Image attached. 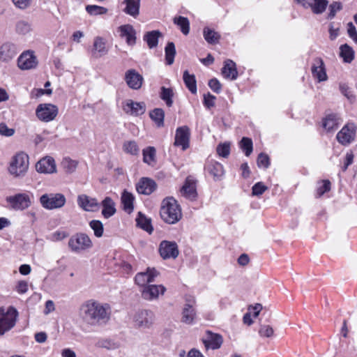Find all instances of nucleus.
Segmentation results:
<instances>
[{"instance_id": "obj_14", "label": "nucleus", "mask_w": 357, "mask_h": 357, "mask_svg": "<svg viewBox=\"0 0 357 357\" xmlns=\"http://www.w3.org/2000/svg\"><path fill=\"white\" fill-rule=\"evenodd\" d=\"M190 132L188 126H184L179 127L176 130L175 135V146H181L183 150H185L189 147Z\"/></svg>"}, {"instance_id": "obj_16", "label": "nucleus", "mask_w": 357, "mask_h": 357, "mask_svg": "<svg viewBox=\"0 0 357 357\" xmlns=\"http://www.w3.org/2000/svg\"><path fill=\"white\" fill-rule=\"evenodd\" d=\"M125 81L132 89L137 90L142 87L144 78L135 69H130L125 73Z\"/></svg>"}, {"instance_id": "obj_1", "label": "nucleus", "mask_w": 357, "mask_h": 357, "mask_svg": "<svg viewBox=\"0 0 357 357\" xmlns=\"http://www.w3.org/2000/svg\"><path fill=\"white\" fill-rule=\"evenodd\" d=\"M79 310L82 319L91 326L105 325L110 319L109 306L93 299L84 302Z\"/></svg>"}, {"instance_id": "obj_23", "label": "nucleus", "mask_w": 357, "mask_h": 357, "mask_svg": "<svg viewBox=\"0 0 357 357\" xmlns=\"http://www.w3.org/2000/svg\"><path fill=\"white\" fill-rule=\"evenodd\" d=\"M194 303L193 299H188L183 309L181 321L186 324H192L195 319L196 312L193 307Z\"/></svg>"}, {"instance_id": "obj_62", "label": "nucleus", "mask_w": 357, "mask_h": 357, "mask_svg": "<svg viewBox=\"0 0 357 357\" xmlns=\"http://www.w3.org/2000/svg\"><path fill=\"white\" fill-rule=\"evenodd\" d=\"M15 6L20 9H26L30 4L31 0H12Z\"/></svg>"}, {"instance_id": "obj_40", "label": "nucleus", "mask_w": 357, "mask_h": 357, "mask_svg": "<svg viewBox=\"0 0 357 357\" xmlns=\"http://www.w3.org/2000/svg\"><path fill=\"white\" fill-rule=\"evenodd\" d=\"M150 118L153 121L158 127L164 126L165 112L162 109L155 108L149 114Z\"/></svg>"}, {"instance_id": "obj_37", "label": "nucleus", "mask_w": 357, "mask_h": 357, "mask_svg": "<svg viewBox=\"0 0 357 357\" xmlns=\"http://www.w3.org/2000/svg\"><path fill=\"white\" fill-rule=\"evenodd\" d=\"M134 196L126 190H124L121 195V202L123 209L128 213L133 211Z\"/></svg>"}, {"instance_id": "obj_20", "label": "nucleus", "mask_w": 357, "mask_h": 357, "mask_svg": "<svg viewBox=\"0 0 357 357\" xmlns=\"http://www.w3.org/2000/svg\"><path fill=\"white\" fill-rule=\"evenodd\" d=\"M17 65L18 67L22 70L33 68L37 66L36 58L32 52H24L19 57Z\"/></svg>"}, {"instance_id": "obj_22", "label": "nucleus", "mask_w": 357, "mask_h": 357, "mask_svg": "<svg viewBox=\"0 0 357 357\" xmlns=\"http://www.w3.org/2000/svg\"><path fill=\"white\" fill-rule=\"evenodd\" d=\"M17 54V48L11 43H5L0 47V60L3 62H8Z\"/></svg>"}, {"instance_id": "obj_53", "label": "nucleus", "mask_w": 357, "mask_h": 357, "mask_svg": "<svg viewBox=\"0 0 357 357\" xmlns=\"http://www.w3.org/2000/svg\"><path fill=\"white\" fill-rule=\"evenodd\" d=\"M258 167H263L264 168H268L270 165V159L268 155L261 153L259 154L257 160Z\"/></svg>"}, {"instance_id": "obj_51", "label": "nucleus", "mask_w": 357, "mask_h": 357, "mask_svg": "<svg viewBox=\"0 0 357 357\" xmlns=\"http://www.w3.org/2000/svg\"><path fill=\"white\" fill-rule=\"evenodd\" d=\"M31 29V24L25 21H20L16 24V31L20 34H26Z\"/></svg>"}, {"instance_id": "obj_42", "label": "nucleus", "mask_w": 357, "mask_h": 357, "mask_svg": "<svg viewBox=\"0 0 357 357\" xmlns=\"http://www.w3.org/2000/svg\"><path fill=\"white\" fill-rule=\"evenodd\" d=\"M174 23L179 26L181 31L184 35H188L190 31V22L187 17L179 16L174 18Z\"/></svg>"}, {"instance_id": "obj_56", "label": "nucleus", "mask_w": 357, "mask_h": 357, "mask_svg": "<svg viewBox=\"0 0 357 357\" xmlns=\"http://www.w3.org/2000/svg\"><path fill=\"white\" fill-rule=\"evenodd\" d=\"M268 189V188L264 185L263 184V183L261 182H258L257 183H255L252 188V195H255V196H259V195H262L266 190Z\"/></svg>"}, {"instance_id": "obj_48", "label": "nucleus", "mask_w": 357, "mask_h": 357, "mask_svg": "<svg viewBox=\"0 0 357 357\" xmlns=\"http://www.w3.org/2000/svg\"><path fill=\"white\" fill-rule=\"evenodd\" d=\"M86 10L91 15H104L107 13L106 8L97 5H88L86 6Z\"/></svg>"}, {"instance_id": "obj_60", "label": "nucleus", "mask_w": 357, "mask_h": 357, "mask_svg": "<svg viewBox=\"0 0 357 357\" xmlns=\"http://www.w3.org/2000/svg\"><path fill=\"white\" fill-rule=\"evenodd\" d=\"M208 86L211 89V90H213L216 93H219L221 91L222 85L220 83V82L215 78H213L209 80Z\"/></svg>"}, {"instance_id": "obj_59", "label": "nucleus", "mask_w": 357, "mask_h": 357, "mask_svg": "<svg viewBox=\"0 0 357 357\" xmlns=\"http://www.w3.org/2000/svg\"><path fill=\"white\" fill-rule=\"evenodd\" d=\"M215 96L208 93L204 96V104L207 108H211L215 105Z\"/></svg>"}, {"instance_id": "obj_36", "label": "nucleus", "mask_w": 357, "mask_h": 357, "mask_svg": "<svg viewBox=\"0 0 357 357\" xmlns=\"http://www.w3.org/2000/svg\"><path fill=\"white\" fill-rule=\"evenodd\" d=\"M203 35L206 41L212 45L218 43L220 39V35L219 33L208 27H205L204 29Z\"/></svg>"}, {"instance_id": "obj_39", "label": "nucleus", "mask_w": 357, "mask_h": 357, "mask_svg": "<svg viewBox=\"0 0 357 357\" xmlns=\"http://www.w3.org/2000/svg\"><path fill=\"white\" fill-rule=\"evenodd\" d=\"M165 61L167 65H172L174 61V57L176 55V47L173 42H168L165 48Z\"/></svg>"}, {"instance_id": "obj_10", "label": "nucleus", "mask_w": 357, "mask_h": 357, "mask_svg": "<svg viewBox=\"0 0 357 357\" xmlns=\"http://www.w3.org/2000/svg\"><path fill=\"white\" fill-rule=\"evenodd\" d=\"M159 252L163 259H176L178 256L179 250L176 242L162 241L159 245Z\"/></svg>"}, {"instance_id": "obj_13", "label": "nucleus", "mask_w": 357, "mask_h": 357, "mask_svg": "<svg viewBox=\"0 0 357 357\" xmlns=\"http://www.w3.org/2000/svg\"><path fill=\"white\" fill-rule=\"evenodd\" d=\"M122 108L126 114L136 116L146 112V105L144 102H134L132 100H127L123 102Z\"/></svg>"}, {"instance_id": "obj_38", "label": "nucleus", "mask_w": 357, "mask_h": 357, "mask_svg": "<svg viewBox=\"0 0 357 357\" xmlns=\"http://www.w3.org/2000/svg\"><path fill=\"white\" fill-rule=\"evenodd\" d=\"M183 78L186 87L192 93L195 94L197 93V83L195 75H190L188 70H185Z\"/></svg>"}, {"instance_id": "obj_55", "label": "nucleus", "mask_w": 357, "mask_h": 357, "mask_svg": "<svg viewBox=\"0 0 357 357\" xmlns=\"http://www.w3.org/2000/svg\"><path fill=\"white\" fill-rule=\"evenodd\" d=\"M96 346L98 347H100V348H105L107 349H112L116 348V347L114 342H113L112 340H107V339L99 340L96 342Z\"/></svg>"}, {"instance_id": "obj_41", "label": "nucleus", "mask_w": 357, "mask_h": 357, "mask_svg": "<svg viewBox=\"0 0 357 357\" xmlns=\"http://www.w3.org/2000/svg\"><path fill=\"white\" fill-rule=\"evenodd\" d=\"M340 55L346 63H351L354 58V52L347 44H344L340 47Z\"/></svg>"}, {"instance_id": "obj_27", "label": "nucleus", "mask_w": 357, "mask_h": 357, "mask_svg": "<svg viewBox=\"0 0 357 357\" xmlns=\"http://www.w3.org/2000/svg\"><path fill=\"white\" fill-rule=\"evenodd\" d=\"M108 52L106 47V44L102 38L96 37L94 39L93 47L91 53L92 56L95 58H99L105 55Z\"/></svg>"}, {"instance_id": "obj_28", "label": "nucleus", "mask_w": 357, "mask_h": 357, "mask_svg": "<svg viewBox=\"0 0 357 357\" xmlns=\"http://www.w3.org/2000/svg\"><path fill=\"white\" fill-rule=\"evenodd\" d=\"M222 74L227 79H236L238 77L236 63L231 59L226 60L222 68Z\"/></svg>"}, {"instance_id": "obj_12", "label": "nucleus", "mask_w": 357, "mask_h": 357, "mask_svg": "<svg viewBox=\"0 0 357 357\" xmlns=\"http://www.w3.org/2000/svg\"><path fill=\"white\" fill-rule=\"evenodd\" d=\"M158 272L155 268H148L144 272H139L135 277V283L144 288L149 285V284L153 282L158 276Z\"/></svg>"}, {"instance_id": "obj_63", "label": "nucleus", "mask_w": 357, "mask_h": 357, "mask_svg": "<svg viewBox=\"0 0 357 357\" xmlns=\"http://www.w3.org/2000/svg\"><path fill=\"white\" fill-rule=\"evenodd\" d=\"M16 290L20 294H24L28 290V283L24 280L18 282L16 286Z\"/></svg>"}, {"instance_id": "obj_54", "label": "nucleus", "mask_w": 357, "mask_h": 357, "mask_svg": "<svg viewBox=\"0 0 357 357\" xmlns=\"http://www.w3.org/2000/svg\"><path fill=\"white\" fill-rule=\"evenodd\" d=\"M274 331L269 325H261L259 330V334L261 337H271L273 335Z\"/></svg>"}, {"instance_id": "obj_64", "label": "nucleus", "mask_w": 357, "mask_h": 357, "mask_svg": "<svg viewBox=\"0 0 357 357\" xmlns=\"http://www.w3.org/2000/svg\"><path fill=\"white\" fill-rule=\"evenodd\" d=\"M328 31H329V34H330L329 37L331 40H335L338 36L339 27L337 26V27L335 28L333 22H331L329 24V30Z\"/></svg>"}, {"instance_id": "obj_35", "label": "nucleus", "mask_w": 357, "mask_h": 357, "mask_svg": "<svg viewBox=\"0 0 357 357\" xmlns=\"http://www.w3.org/2000/svg\"><path fill=\"white\" fill-rule=\"evenodd\" d=\"M137 225L145 230L146 231L151 234L153 229L151 226V220L147 218L143 213L141 212L138 213L137 218H136Z\"/></svg>"}, {"instance_id": "obj_31", "label": "nucleus", "mask_w": 357, "mask_h": 357, "mask_svg": "<svg viewBox=\"0 0 357 357\" xmlns=\"http://www.w3.org/2000/svg\"><path fill=\"white\" fill-rule=\"evenodd\" d=\"M340 119L337 114H328L323 121V127L328 132L335 130L338 128L340 123Z\"/></svg>"}, {"instance_id": "obj_44", "label": "nucleus", "mask_w": 357, "mask_h": 357, "mask_svg": "<svg viewBox=\"0 0 357 357\" xmlns=\"http://www.w3.org/2000/svg\"><path fill=\"white\" fill-rule=\"evenodd\" d=\"M174 96V93L172 89L170 88H166L165 86H162L161 88V92H160V98L163 100L166 105L168 107H171L173 104L172 97Z\"/></svg>"}, {"instance_id": "obj_24", "label": "nucleus", "mask_w": 357, "mask_h": 357, "mask_svg": "<svg viewBox=\"0 0 357 357\" xmlns=\"http://www.w3.org/2000/svg\"><path fill=\"white\" fill-rule=\"evenodd\" d=\"M312 73L313 77L317 78L319 82L326 80L327 75L325 71L324 63L321 59L317 58L315 59L314 63L312 66Z\"/></svg>"}, {"instance_id": "obj_6", "label": "nucleus", "mask_w": 357, "mask_h": 357, "mask_svg": "<svg viewBox=\"0 0 357 357\" xmlns=\"http://www.w3.org/2000/svg\"><path fill=\"white\" fill-rule=\"evenodd\" d=\"M92 241L88 235L77 234L69 239L68 246L73 252L79 253L92 247Z\"/></svg>"}, {"instance_id": "obj_43", "label": "nucleus", "mask_w": 357, "mask_h": 357, "mask_svg": "<svg viewBox=\"0 0 357 357\" xmlns=\"http://www.w3.org/2000/svg\"><path fill=\"white\" fill-rule=\"evenodd\" d=\"M328 3L327 0H312L309 8H311L315 14H321L325 11Z\"/></svg>"}, {"instance_id": "obj_26", "label": "nucleus", "mask_w": 357, "mask_h": 357, "mask_svg": "<svg viewBox=\"0 0 357 357\" xmlns=\"http://www.w3.org/2000/svg\"><path fill=\"white\" fill-rule=\"evenodd\" d=\"M126 6L123 11L135 18L139 14L140 0H124L121 3Z\"/></svg>"}, {"instance_id": "obj_4", "label": "nucleus", "mask_w": 357, "mask_h": 357, "mask_svg": "<svg viewBox=\"0 0 357 357\" xmlns=\"http://www.w3.org/2000/svg\"><path fill=\"white\" fill-rule=\"evenodd\" d=\"M18 317L17 310L10 306L6 310L0 308V336L11 330L15 325Z\"/></svg>"}, {"instance_id": "obj_29", "label": "nucleus", "mask_w": 357, "mask_h": 357, "mask_svg": "<svg viewBox=\"0 0 357 357\" xmlns=\"http://www.w3.org/2000/svg\"><path fill=\"white\" fill-rule=\"evenodd\" d=\"M208 339L204 340L203 341L204 346L208 349L211 348L212 349H219L222 344V337L220 335L213 333L210 331L208 333Z\"/></svg>"}, {"instance_id": "obj_8", "label": "nucleus", "mask_w": 357, "mask_h": 357, "mask_svg": "<svg viewBox=\"0 0 357 357\" xmlns=\"http://www.w3.org/2000/svg\"><path fill=\"white\" fill-rule=\"evenodd\" d=\"M59 112L58 107L50 103L40 104L36 110L37 118L43 122H50L53 121Z\"/></svg>"}, {"instance_id": "obj_45", "label": "nucleus", "mask_w": 357, "mask_h": 357, "mask_svg": "<svg viewBox=\"0 0 357 357\" xmlns=\"http://www.w3.org/2000/svg\"><path fill=\"white\" fill-rule=\"evenodd\" d=\"M239 145L240 148L245 153L246 156H249L252 153L253 150V144L250 138L245 137H243Z\"/></svg>"}, {"instance_id": "obj_34", "label": "nucleus", "mask_w": 357, "mask_h": 357, "mask_svg": "<svg viewBox=\"0 0 357 357\" xmlns=\"http://www.w3.org/2000/svg\"><path fill=\"white\" fill-rule=\"evenodd\" d=\"M143 162L150 166L155 164L156 150L153 146H148L142 151Z\"/></svg>"}, {"instance_id": "obj_9", "label": "nucleus", "mask_w": 357, "mask_h": 357, "mask_svg": "<svg viewBox=\"0 0 357 357\" xmlns=\"http://www.w3.org/2000/svg\"><path fill=\"white\" fill-rule=\"evenodd\" d=\"M6 202L15 211H23L31 204L30 197L25 193H18L6 197Z\"/></svg>"}, {"instance_id": "obj_50", "label": "nucleus", "mask_w": 357, "mask_h": 357, "mask_svg": "<svg viewBox=\"0 0 357 357\" xmlns=\"http://www.w3.org/2000/svg\"><path fill=\"white\" fill-rule=\"evenodd\" d=\"M62 165L67 173H72L76 169L77 162L70 158H65L62 162Z\"/></svg>"}, {"instance_id": "obj_46", "label": "nucleus", "mask_w": 357, "mask_h": 357, "mask_svg": "<svg viewBox=\"0 0 357 357\" xmlns=\"http://www.w3.org/2000/svg\"><path fill=\"white\" fill-rule=\"evenodd\" d=\"M90 227L93 230L94 235L98 237H102L103 235L104 228L101 221L93 220L89 222Z\"/></svg>"}, {"instance_id": "obj_15", "label": "nucleus", "mask_w": 357, "mask_h": 357, "mask_svg": "<svg viewBox=\"0 0 357 357\" xmlns=\"http://www.w3.org/2000/svg\"><path fill=\"white\" fill-rule=\"evenodd\" d=\"M180 192L181 195L186 199L190 201L195 200L197 197L196 181L190 176L187 177Z\"/></svg>"}, {"instance_id": "obj_47", "label": "nucleus", "mask_w": 357, "mask_h": 357, "mask_svg": "<svg viewBox=\"0 0 357 357\" xmlns=\"http://www.w3.org/2000/svg\"><path fill=\"white\" fill-rule=\"evenodd\" d=\"M123 151L131 155H137L139 149L135 141H128L124 142L123 146Z\"/></svg>"}, {"instance_id": "obj_11", "label": "nucleus", "mask_w": 357, "mask_h": 357, "mask_svg": "<svg viewBox=\"0 0 357 357\" xmlns=\"http://www.w3.org/2000/svg\"><path fill=\"white\" fill-rule=\"evenodd\" d=\"M166 291V288L162 285L149 284L141 291L142 297L147 301L158 299L160 295H163Z\"/></svg>"}, {"instance_id": "obj_5", "label": "nucleus", "mask_w": 357, "mask_h": 357, "mask_svg": "<svg viewBox=\"0 0 357 357\" xmlns=\"http://www.w3.org/2000/svg\"><path fill=\"white\" fill-rule=\"evenodd\" d=\"M66 202L65 196L61 193L44 194L40 197V204L48 210L61 208L65 205Z\"/></svg>"}, {"instance_id": "obj_19", "label": "nucleus", "mask_w": 357, "mask_h": 357, "mask_svg": "<svg viewBox=\"0 0 357 357\" xmlns=\"http://www.w3.org/2000/svg\"><path fill=\"white\" fill-rule=\"evenodd\" d=\"M156 183L147 177L142 178L136 185L137 191L142 195H151L156 189Z\"/></svg>"}, {"instance_id": "obj_3", "label": "nucleus", "mask_w": 357, "mask_h": 357, "mask_svg": "<svg viewBox=\"0 0 357 357\" xmlns=\"http://www.w3.org/2000/svg\"><path fill=\"white\" fill-rule=\"evenodd\" d=\"M29 165V155L23 151L19 152L13 157L8 172L15 177H23L27 172Z\"/></svg>"}, {"instance_id": "obj_17", "label": "nucleus", "mask_w": 357, "mask_h": 357, "mask_svg": "<svg viewBox=\"0 0 357 357\" xmlns=\"http://www.w3.org/2000/svg\"><path fill=\"white\" fill-rule=\"evenodd\" d=\"M355 133V126L353 124H347L338 132L336 138L340 144L347 145L354 139Z\"/></svg>"}, {"instance_id": "obj_61", "label": "nucleus", "mask_w": 357, "mask_h": 357, "mask_svg": "<svg viewBox=\"0 0 357 357\" xmlns=\"http://www.w3.org/2000/svg\"><path fill=\"white\" fill-rule=\"evenodd\" d=\"M340 91L351 102H352L355 96L353 95L352 92L350 91L349 88L346 84H341L340 86Z\"/></svg>"}, {"instance_id": "obj_49", "label": "nucleus", "mask_w": 357, "mask_h": 357, "mask_svg": "<svg viewBox=\"0 0 357 357\" xmlns=\"http://www.w3.org/2000/svg\"><path fill=\"white\" fill-rule=\"evenodd\" d=\"M217 153L225 158H227L230 153V144L225 142L220 144L216 148Z\"/></svg>"}, {"instance_id": "obj_32", "label": "nucleus", "mask_w": 357, "mask_h": 357, "mask_svg": "<svg viewBox=\"0 0 357 357\" xmlns=\"http://www.w3.org/2000/svg\"><path fill=\"white\" fill-rule=\"evenodd\" d=\"M102 214L105 218H109L115 214L116 210L115 203L111 197H107L102 202Z\"/></svg>"}, {"instance_id": "obj_52", "label": "nucleus", "mask_w": 357, "mask_h": 357, "mask_svg": "<svg viewBox=\"0 0 357 357\" xmlns=\"http://www.w3.org/2000/svg\"><path fill=\"white\" fill-rule=\"evenodd\" d=\"M342 9V5L340 2L338 1H333L330 6H329V13L328 15V19H333L337 12L341 10Z\"/></svg>"}, {"instance_id": "obj_2", "label": "nucleus", "mask_w": 357, "mask_h": 357, "mask_svg": "<svg viewBox=\"0 0 357 357\" xmlns=\"http://www.w3.org/2000/svg\"><path fill=\"white\" fill-rule=\"evenodd\" d=\"M160 215L166 223L176 224L182 218L181 206L174 198L166 197L162 201Z\"/></svg>"}, {"instance_id": "obj_58", "label": "nucleus", "mask_w": 357, "mask_h": 357, "mask_svg": "<svg viewBox=\"0 0 357 357\" xmlns=\"http://www.w3.org/2000/svg\"><path fill=\"white\" fill-rule=\"evenodd\" d=\"M331 190V182L328 180L323 181V184L317 188V195L321 197Z\"/></svg>"}, {"instance_id": "obj_7", "label": "nucleus", "mask_w": 357, "mask_h": 357, "mask_svg": "<svg viewBox=\"0 0 357 357\" xmlns=\"http://www.w3.org/2000/svg\"><path fill=\"white\" fill-rule=\"evenodd\" d=\"M135 326L138 328H151L155 321V314L149 310H140L133 317Z\"/></svg>"}, {"instance_id": "obj_30", "label": "nucleus", "mask_w": 357, "mask_h": 357, "mask_svg": "<svg viewBox=\"0 0 357 357\" xmlns=\"http://www.w3.org/2000/svg\"><path fill=\"white\" fill-rule=\"evenodd\" d=\"M206 170L215 181L220 180L224 174L223 166L215 161H211L208 162L206 167Z\"/></svg>"}, {"instance_id": "obj_57", "label": "nucleus", "mask_w": 357, "mask_h": 357, "mask_svg": "<svg viewBox=\"0 0 357 357\" xmlns=\"http://www.w3.org/2000/svg\"><path fill=\"white\" fill-rule=\"evenodd\" d=\"M15 130L9 128L5 123H0V135L6 137H11L14 135Z\"/></svg>"}, {"instance_id": "obj_33", "label": "nucleus", "mask_w": 357, "mask_h": 357, "mask_svg": "<svg viewBox=\"0 0 357 357\" xmlns=\"http://www.w3.org/2000/svg\"><path fill=\"white\" fill-rule=\"evenodd\" d=\"M160 36H161V32L158 30H154L147 32L144 36V40L146 42L149 47L152 49L158 45Z\"/></svg>"}, {"instance_id": "obj_21", "label": "nucleus", "mask_w": 357, "mask_h": 357, "mask_svg": "<svg viewBox=\"0 0 357 357\" xmlns=\"http://www.w3.org/2000/svg\"><path fill=\"white\" fill-rule=\"evenodd\" d=\"M77 204L80 208L86 211H95L99 206V204L96 198L90 197L86 195L78 196Z\"/></svg>"}, {"instance_id": "obj_18", "label": "nucleus", "mask_w": 357, "mask_h": 357, "mask_svg": "<svg viewBox=\"0 0 357 357\" xmlns=\"http://www.w3.org/2000/svg\"><path fill=\"white\" fill-rule=\"evenodd\" d=\"M36 169L39 173L52 174L56 172V163L53 158L46 156L36 164Z\"/></svg>"}, {"instance_id": "obj_25", "label": "nucleus", "mask_w": 357, "mask_h": 357, "mask_svg": "<svg viewBox=\"0 0 357 357\" xmlns=\"http://www.w3.org/2000/svg\"><path fill=\"white\" fill-rule=\"evenodd\" d=\"M121 37L126 38V43L128 45H134L136 43V31L130 24H125L119 28Z\"/></svg>"}]
</instances>
